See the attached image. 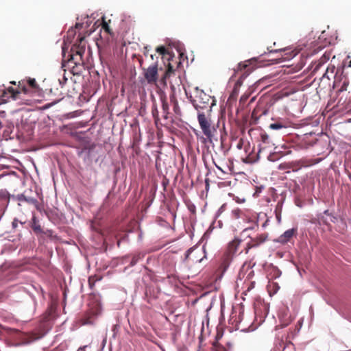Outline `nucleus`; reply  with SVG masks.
<instances>
[{"label": "nucleus", "mask_w": 351, "mask_h": 351, "mask_svg": "<svg viewBox=\"0 0 351 351\" xmlns=\"http://www.w3.org/2000/svg\"><path fill=\"white\" fill-rule=\"evenodd\" d=\"M229 147L227 146L224 143L223 136L221 137V150L224 156H226L229 150Z\"/></svg>", "instance_id": "nucleus-26"}, {"label": "nucleus", "mask_w": 351, "mask_h": 351, "mask_svg": "<svg viewBox=\"0 0 351 351\" xmlns=\"http://www.w3.org/2000/svg\"><path fill=\"white\" fill-rule=\"evenodd\" d=\"M247 147H249V143H247L246 145H245L244 140L243 138H240L239 140V142L237 143V148L238 149H241L244 148L245 152L247 153Z\"/></svg>", "instance_id": "nucleus-25"}, {"label": "nucleus", "mask_w": 351, "mask_h": 351, "mask_svg": "<svg viewBox=\"0 0 351 351\" xmlns=\"http://www.w3.org/2000/svg\"><path fill=\"white\" fill-rule=\"evenodd\" d=\"M255 97H252L250 101V103H252L255 100Z\"/></svg>", "instance_id": "nucleus-42"}, {"label": "nucleus", "mask_w": 351, "mask_h": 351, "mask_svg": "<svg viewBox=\"0 0 351 351\" xmlns=\"http://www.w3.org/2000/svg\"><path fill=\"white\" fill-rule=\"evenodd\" d=\"M86 53L85 37L78 35L77 42L71 47L67 63L73 75H81L88 68L84 54Z\"/></svg>", "instance_id": "nucleus-1"}, {"label": "nucleus", "mask_w": 351, "mask_h": 351, "mask_svg": "<svg viewBox=\"0 0 351 351\" xmlns=\"http://www.w3.org/2000/svg\"><path fill=\"white\" fill-rule=\"evenodd\" d=\"M106 65L108 69H110V66L108 65V62H106Z\"/></svg>", "instance_id": "nucleus-46"}, {"label": "nucleus", "mask_w": 351, "mask_h": 351, "mask_svg": "<svg viewBox=\"0 0 351 351\" xmlns=\"http://www.w3.org/2000/svg\"><path fill=\"white\" fill-rule=\"evenodd\" d=\"M298 162L300 163L301 167H309L313 165V162H311V160H306V159H301Z\"/></svg>", "instance_id": "nucleus-28"}, {"label": "nucleus", "mask_w": 351, "mask_h": 351, "mask_svg": "<svg viewBox=\"0 0 351 351\" xmlns=\"http://www.w3.org/2000/svg\"><path fill=\"white\" fill-rule=\"evenodd\" d=\"M330 58V53L325 52L324 54L319 58L317 62L314 63L313 72H315L319 70L322 64L326 63Z\"/></svg>", "instance_id": "nucleus-16"}, {"label": "nucleus", "mask_w": 351, "mask_h": 351, "mask_svg": "<svg viewBox=\"0 0 351 351\" xmlns=\"http://www.w3.org/2000/svg\"><path fill=\"white\" fill-rule=\"evenodd\" d=\"M297 229L291 228L286 230L282 235L278 239V242L282 244L288 243L291 239L296 234Z\"/></svg>", "instance_id": "nucleus-12"}, {"label": "nucleus", "mask_w": 351, "mask_h": 351, "mask_svg": "<svg viewBox=\"0 0 351 351\" xmlns=\"http://www.w3.org/2000/svg\"><path fill=\"white\" fill-rule=\"evenodd\" d=\"M29 86V88L32 89H36L38 88V84L35 80V79L29 78L27 81L21 80L19 82L18 87L16 88H14L13 87H8L6 89L3 90V97H11L13 99L16 100L19 98V95L21 93L28 94L29 92V88H27Z\"/></svg>", "instance_id": "nucleus-3"}, {"label": "nucleus", "mask_w": 351, "mask_h": 351, "mask_svg": "<svg viewBox=\"0 0 351 351\" xmlns=\"http://www.w3.org/2000/svg\"><path fill=\"white\" fill-rule=\"evenodd\" d=\"M287 126L282 122H276L274 123H271L269 125V128L271 130H280L282 128H286Z\"/></svg>", "instance_id": "nucleus-24"}, {"label": "nucleus", "mask_w": 351, "mask_h": 351, "mask_svg": "<svg viewBox=\"0 0 351 351\" xmlns=\"http://www.w3.org/2000/svg\"><path fill=\"white\" fill-rule=\"evenodd\" d=\"M254 282H252L251 287H254Z\"/></svg>", "instance_id": "nucleus-52"}, {"label": "nucleus", "mask_w": 351, "mask_h": 351, "mask_svg": "<svg viewBox=\"0 0 351 351\" xmlns=\"http://www.w3.org/2000/svg\"><path fill=\"white\" fill-rule=\"evenodd\" d=\"M239 94V88L237 87H234L231 93V97H237Z\"/></svg>", "instance_id": "nucleus-34"}, {"label": "nucleus", "mask_w": 351, "mask_h": 351, "mask_svg": "<svg viewBox=\"0 0 351 351\" xmlns=\"http://www.w3.org/2000/svg\"><path fill=\"white\" fill-rule=\"evenodd\" d=\"M193 250L192 248H190L187 252H186V258H189V256L190 254L193 252Z\"/></svg>", "instance_id": "nucleus-38"}, {"label": "nucleus", "mask_w": 351, "mask_h": 351, "mask_svg": "<svg viewBox=\"0 0 351 351\" xmlns=\"http://www.w3.org/2000/svg\"><path fill=\"white\" fill-rule=\"evenodd\" d=\"M285 349H286V346H283L282 351H285Z\"/></svg>", "instance_id": "nucleus-47"}, {"label": "nucleus", "mask_w": 351, "mask_h": 351, "mask_svg": "<svg viewBox=\"0 0 351 351\" xmlns=\"http://www.w3.org/2000/svg\"><path fill=\"white\" fill-rule=\"evenodd\" d=\"M241 211L239 209H237V210H234L232 211V214L234 215V216L235 217V218H239V214H240Z\"/></svg>", "instance_id": "nucleus-35"}, {"label": "nucleus", "mask_w": 351, "mask_h": 351, "mask_svg": "<svg viewBox=\"0 0 351 351\" xmlns=\"http://www.w3.org/2000/svg\"><path fill=\"white\" fill-rule=\"evenodd\" d=\"M197 120L204 134L206 136L208 141L210 143H213L214 134L216 132V129L211 125L210 119L204 114L198 113Z\"/></svg>", "instance_id": "nucleus-5"}, {"label": "nucleus", "mask_w": 351, "mask_h": 351, "mask_svg": "<svg viewBox=\"0 0 351 351\" xmlns=\"http://www.w3.org/2000/svg\"><path fill=\"white\" fill-rule=\"evenodd\" d=\"M241 240L239 239H234L233 241L230 242L228 245L227 250L224 253L221 262L219 266V269L224 272L226 269L229 267L233 257L237 254Z\"/></svg>", "instance_id": "nucleus-4"}, {"label": "nucleus", "mask_w": 351, "mask_h": 351, "mask_svg": "<svg viewBox=\"0 0 351 351\" xmlns=\"http://www.w3.org/2000/svg\"><path fill=\"white\" fill-rule=\"evenodd\" d=\"M215 166H216V167H217L219 170H220V171H223L222 170V169H221L220 167H219L218 165H217L216 164H215Z\"/></svg>", "instance_id": "nucleus-41"}, {"label": "nucleus", "mask_w": 351, "mask_h": 351, "mask_svg": "<svg viewBox=\"0 0 351 351\" xmlns=\"http://www.w3.org/2000/svg\"><path fill=\"white\" fill-rule=\"evenodd\" d=\"M97 280H100V278H96L95 276H90V277H89L88 282V285H89V287H90V289L93 288L95 282Z\"/></svg>", "instance_id": "nucleus-30"}, {"label": "nucleus", "mask_w": 351, "mask_h": 351, "mask_svg": "<svg viewBox=\"0 0 351 351\" xmlns=\"http://www.w3.org/2000/svg\"><path fill=\"white\" fill-rule=\"evenodd\" d=\"M254 89L252 88H250L239 99V104L241 106H243L248 99V98L250 97L253 92Z\"/></svg>", "instance_id": "nucleus-22"}, {"label": "nucleus", "mask_w": 351, "mask_h": 351, "mask_svg": "<svg viewBox=\"0 0 351 351\" xmlns=\"http://www.w3.org/2000/svg\"><path fill=\"white\" fill-rule=\"evenodd\" d=\"M95 315V313H90L85 315L82 319L81 322L82 325L91 324L93 323V317Z\"/></svg>", "instance_id": "nucleus-20"}, {"label": "nucleus", "mask_w": 351, "mask_h": 351, "mask_svg": "<svg viewBox=\"0 0 351 351\" xmlns=\"http://www.w3.org/2000/svg\"><path fill=\"white\" fill-rule=\"evenodd\" d=\"M152 113L153 117L154 118L155 121L157 122L159 120V116H158V110L156 106H153Z\"/></svg>", "instance_id": "nucleus-29"}, {"label": "nucleus", "mask_w": 351, "mask_h": 351, "mask_svg": "<svg viewBox=\"0 0 351 351\" xmlns=\"http://www.w3.org/2000/svg\"><path fill=\"white\" fill-rule=\"evenodd\" d=\"M260 138L261 142L260 151L263 149L269 148L274 145L269 136L265 132L261 133Z\"/></svg>", "instance_id": "nucleus-13"}, {"label": "nucleus", "mask_w": 351, "mask_h": 351, "mask_svg": "<svg viewBox=\"0 0 351 351\" xmlns=\"http://www.w3.org/2000/svg\"><path fill=\"white\" fill-rule=\"evenodd\" d=\"M261 189H259V190H256V193H258V192H261Z\"/></svg>", "instance_id": "nucleus-48"}, {"label": "nucleus", "mask_w": 351, "mask_h": 351, "mask_svg": "<svg viewBox=\"0 0 351 351\" xmlns=\"http://www.w3.org/2000/svg\"><path fill=\"white\" fill-rule=\"evenodd\" d=\"M267 235L266 234H261L254 238H251L245 248V253L247 254L251 248L257 247L263 244L267 240Z\"/></svg>", "instance_id": "nucleus-8"}, {"label": "nucleus", "mask_w": 351, "mask_h": 351, "mask_svg": "<svg viewBox=\"0 0 351 351\" xmlns=\"http://www.w3.org/2000/svg\"><path fill=\"white\" fill-rule=\"evenodd\" d=\"M167 81L172 90H175L176 86H179L181 84L180 78L176 76V71L170 64H168L167 69L161 78L160 83L164 86H167Z\"/></svg>", "instance_id": "nucleus-6"}, {"label": "nucleus", "mask_w": 351, "mask_h": 351, "mask_svg": "<svg viewBox=\"0 0 351 351\" xmlns=\"http://www.w3.org/2000/svg\"><path fill=\"white\" fill-rule=\"evenodd\" d=\"M30 227L35 234H38L43 232V229L37 217L34 215L30 221Z\"/></svg>", "instance_id": "nucleus-15"}, {"label": "nucleus", "mask_w": 351, "mask_h": 351, "mask_svg": "<svg viewBox=\"0 0 351 351\" xmlns=\"http://www.w3.org/2000/svg\"><path fill=\"white\" fill-rule=\"evenodd\" d=\"M255 97H252L250 101V103H252L255 100Z\"/></svg>", "instance_id": "nucleus-43"}, {"label": "nucleus", "mask_w": 351, "mask_h": 351, "mask_svg": "<svg viewBox=\"0 0 351 351\" xmlns=\"http://www.w3.org/2000/svg\"><path fill=\"white\" fill-rule=\"evenodd\" d=\"M17 225H18V220L14 219V221H12L13 228H16Z\"/></svg>", "instance_id": "nucleus-39"}, {"label": "nucleus", "mask_w": 351, "mask_h": 351, "mask_svg": "<svg viewBox=\"0 0 351 351\" xmlns=\"http://www.w3.org/2000/svg\"><path fill=\"white\" fill-rule=\"evenodd\" d=\"M10 84L15 85L16 84V82H14V81L10 82Z\"/></svg>", "instance_id": "nucleus-45"}, {"label": "nucleus", "mask_w": 351, "mask_h": 351, "mask_svg": "<svg viewBox=\"0 0 351 351\" xmlns=\"http://www.w3.org/2000/svg\"><path fill=\"white\" fill-rule=\"evenodd\" d=\"M156 51L161 55H165L167 53V49L164 46H160L156 48Z\"/></svg>", "instance_id": "nucleus-31"}, {"label": "nucleus", "mask_w": 351, "mask_h": 351, "mask_svg": "<svg viewBox=\"0 0 351 351\" xmlns=\"http://www.w3.org/2000/svg\"><path fill=\"white\" fill-rule=\"evenodd\" d=\"M82 25H83V24L80 23H77L75 24V27L76 29H80L82 27Z\"/></svg>", "instance_id": "nucleus-40"}, {"label": "nucleus", "mask_w": 351, "mask_h": 351, "mask_svg": "<svg viewBox=\"0 0 351 351\" xmlns=\"http://www.w3.org/2000/svg\"><path fill=\"white\" fill-rule=\"evenodd\" d=\"M212 351H226L223 347L217 346L216 344L213 345Z\"/></svg>", "instance_id": "nucleus-33"}, {"label": "nucleus", "mask_w": 351, "mask_h": 351, "mask_svg": "<svg viewBox=\"0 0 351 351\" xmlns=\"http://www.w3.org/2000/svg\"><path fill=\"white\" fill-rule=\"evenodd\" d=\"M141 258V257H140V255H138V256H134V257L132 258V262H131V263H132V265H134V264L138 261V258Z\"/></svg>", "instance_id": "nucleus-36"}, {"label": "nucleus", "mask_w": 351, "mask_h": 351, "mask_svg": "<svg viewBox=\"0 0 351 351\" xmlns=\"http://www.w3.org/2000/svg\"><path fill=\"white\" fill-rule=\"evenodd\" d=\"M280 346H282L284 345V343H283V342H282V343H280Z\"/></svg>", "instance_id": "nucleus-50"}, {"label": "nucleus", "mask_w": 351, "mask_h": 351, "mask_svg": "<svg viewBox=\"0 0 351 351\" xmlns=\"http://www.w3.org/2000/svg\"><path fill=\"white\" fill-rule=\"evenodd\" d=\"M241 84H242V82L240 80H239L235 83L234 87H237L238 88H239V87L241 86Z\"/></svg>", "instance_id": "nucleus-37"}, {"label": "nucleus", "mask_w": 351, "mask_h": 351, "mask_svg": "<svg viewBox=\"0 0 351 351\" xmlns=\"http://www.w3.org/2000/svg\"><path fill=\"white\" fill-rule=\"evenodd\" d=\"M145 78L149 84H156L158 80L157 65L149 66L145 72Z\"/></svg>", "instance_id": "nucleus-10"}, {"label": "nucleus", "mask_w": 351, "mask_h": 351, "mask_svg": "<svg viewBox=\"0 0 351 351\" xmlns=\"http://www.w3.org/2000/svg\"><path fill=\"white\" fill-rule=\"evenodd\" d=\"M119 244H120V241H117V245H118V246H119Z\"/></svg>", "instance_id": "nucleus-49"}, {"label": "nucleus", "mask_w": 351, "mask_h": 351, "mask_svg": "<svg viewBox=\"0 0 351 351\" xmlns=\"http://www.w3.org/2000/svg\"><path fill=\"white\" fill-rule=\"evenodd\" d=\"M254 282H252L251 287H254Z\"/></svg>", "instance_id": "nucleus-53"}, {"label": "nucleus", "mask_w": 351, "mask_h": 351, "mask_svg": "<svg viewBox=\"0 0 351 351\" xmlns=\"http://www.w3.org/2000/svg\"><path fill=\"white\" fill-rule=\"evenodd\" d=\"M41 234H44L47 237L53 240L57 238V236L53 234V232L51 230H47L45 231L43 230V232Z\"/></svg>", "instance_id": "nucleus-27"}, {"label": "nucleus", "mask_w": 351, "mask_h": 351, "mask_svg": "<svg viewBox=\"0 0 351 351\" xmlns=\"http://www.w3.org/2000/svg\"><path fill=\"white\" fill-rule=\"evenodd\" d=\"M96 45L98 48L99 58L103 63L107 58L110 46V26L102 18V27L99 33V37L97 38Z\"/></svg>", "instance_id": "nucleus-2"}, {"label": "nucleus", "mask_w": 351, "mask_h": 351, "mask_svg": "<svg viewBox=\"0 0 351 351\" xmlns=\"http://www.w3.org/2000/svg\"><path fill=\"white\" fill-rule=\"evenodd\" d=\"M44 334L42 332H30L25 335L24 341L26 343H32L43 337Z\"/></svg>", "instance_id": "nucleus-14"}, {"label": "nucleus", "mask_w": 351, "mask_h": 351, "mask_svg": "<svg viewBox=\"0 0 351 351\" xmlns=\"http://www.w3.org/2000/svg\"><path fill=\"white\" fill-rule=\"evenodd\" d=\"M107 341L106 337L103 340V343L105 344Z\"/></svg>", "instance_id": "nucleus-44"}, {"label": "nucleus", "mask_w": 351, "mask_h": 351, "mask_svg": "<svg viewBox=\"0 0 351 351\" xmlns=\"http://www.w3.org/2000/svg\"><path fill=\"white\" fill-rule=\"evenodd\" d=\"M250 71H251V70H250V69H247V70L246 73H247V72H250Z\"/></svg>", "instance_id": "nucleus-51"}, {"label": "nucleus", "mask_w": 351, "mask_h": 351, "mask_svg": "<svg viewBox=\"0 0 351 351\" xmlns=\"http://www.w3.org/2000/svg\"><path fill=\"white\" fill-rule=\"evenodd\" d=\"M160 100H161V103H162V110L163 117L165 119H167L168 115L169 114V107L167 99L166 96H162V97H160Z\"/></svg>", "instance_id": "nucleus-18"}, {"label": "nucleus", "mask_w": 351, "mask_h": 351, "mask_svg": "<svg viewBox=\"0 0 351 351\" xmlns=\"http://www.w3.org/2000/svg\"><path fill=\"white\" fill-rule=\"evenodd\" d=\"M304 64H305V63L304 62V61L302 60H300V62L296 66L295 71H298L301 70L303 68V66H304Z\"/></svg>", "instance_id": "nucleus-32"}, {"label": "nucleus", "mask_w": 351, "mask_h": 351, "mask_svg": "<svg viewBox=\"0 0 351 351\" xmlns=\"http://www.w3.org/2000/svg\"><path fill=\"white\" fill-rule=\"evenodd\" d=\"M270 52H283V54L281 55L282 58L284 60H291L299 53V50L291 49H281L278 50L270 51Z\"/></svg>", "instance_id": "nucleus-11"}, {"label": "nucleus", "mask_w": 351, "mask_h": 351, "mask_svg": "<svg viewBox=\"0 0 351 351\" xmlns=\"http://www.w3.org/2000/svg\"><path fill=\"white\" fill-rule=\"evenodd\" d=\"M15 199L19 202V205L21 206L22 202H26L29 204H32L35 206V208L41 211L42 208L40 205L38 204V200L34 197L29 196L27 194V191H25L23 193L18 194Z\"/></svg>", "instance_id": "nucleus-7"}, {"label": "nucleus", "mask_w": 351, "mask_h": 351, "mask_svg": "<svg viewBox=\"0 0 351 351\" xmlns=\"http://www.w3.org/2000/svg\"><path fill=\"white\" fill-rule=\"evenodd\" d=\"M1 330L3 331L2 338L6 335L8 336H21V332L16 329L8 328L1 324Z\"/></svg>", "instance_id": "nucleus-17"}, {"label": "nucleus", "mask_w": 351, "mask_h": 351, "mask_svg": "<svg viewBox=\"0 0 351 351\" xmlns=\"http://www.w3.org/2000/svg\"><path fill=\"white\" fill-rule=\"evenodd\" d=\"M162 267L167 273L172 274L176 267V261L171 254H165L162 261Z\"/></svg>", "instance_id": "nucleus-9"}, {"label": "nucleus", "mask_w": 351, "mask_h": 351, "mask_svg": "<svg viewBox=\"0 0 351 351\" xmlns=\"http://www.w3.org/2000/svg\"><path fill=\"white\" fill-rule=\"evenodd\" d=\"M10 195L5 190H0V206H4L8 204Z\"/></svg>", "instance_id": "nucleus-19"}, {"label": "nucleus", "mask_w": 351, "mask_h": 351, "mask_svg": "<svg viewBox=\"0 0 351 351\" xmlns=\"http://www.w3.org/2000/svg\"><path fill=\"white\" fill-rule=\"evenodd\" d=\"M170 102L173 106V108L174 112L176 114H180V108L179 107L178 102V101L176 99V97L174 95V94H172V95H170Z\"/></svg>", "instance_id": "nucleus-21"}, {"label": "nucleus", "mask_w": 351, "mask_h": 351, "mask_svg": "<svg viewBox=\"0 0 351 351\" xmlns=\"http://www.w3.org/2000/svg\"><path fill=\"white\" fill-rule=\"evenodd\" d=\"M255 61H256V60L254 58H252V59L248 60L247 61H245L244 62H241L238 64L237 69L239 71L245 70L248 68V66H250V64H252V62H255Z\"/></svg>", "instance_id": "nucleus-23"}]
</instances>
